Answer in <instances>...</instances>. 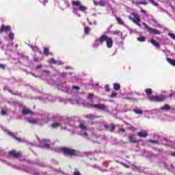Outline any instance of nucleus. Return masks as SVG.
<instances>
[{
    "label": "nucleus",
    "mask_w": 175,
    "mask_h": 175,
    "mask_svg": "<svg viewBox=\"0 0 175 175\" xmlns=\"http://www.w3.org/2000/svg\"><path fill=\"white\" fill-rule=\"evenodd\" d=\"M131 129H133V127H131Z\"/></svg>",
    "instance_id": "nucleus-58"
},
{
    "label": "nucleus",
    "mask_w": 175,
    "mask_h": 175,
    "mask_svg": "<svg viewBox=\"0 0 175 175\" xmlns=\"http://www.w3.org/2000/svg\"><path fill=\"white\" fill-rule=\"evenodd\" d=\"M98 40L100 44H103V43L106 42L107 49H111V47H113V38L109 37L107 35H103Z\"/></svg>",
    "instance_id": "nucleus-2"
},
{
    "label": "nucleus",
    "mask_w": 175,
    "mask_h": 175,
    "mask_svg": "<svg viewBox=\"0 0 175 175\" xmlns=\"http://www.w3.org/2000/svg\"><path fill=\"white\" fill-rule=\"evenodd\" d=\"M106 5V2H105L104 1H100L99 3H98V5L99 6H105Z\"/></svg>",
    "instance_id": "nucleus-35"
},
{
    "label": "nucleus",
    "mask_w": 175,
    "mask_h": 175,
    "mask_svg": "<svg viewBox=\"0 0 175 175\" xmlns=\"http://www.w3.org/2000/svg\"><path fill=\"white\" fill-rule=\"evenodd\" d=\"M150 43H152V44H153V46H154V47L157 49H161V45L159 43H158V42H157V40L152 39L150 40Z\"/></svg>",
    "instance_id": "nucleus-12"
},
{
    "label": "nucleus",
    "mask_w": 175,
    "mask_h": 175,
    "mask_svg": "<svg viewBox=\"0 0 175 175\" xmlns=\"http://www.w3.org/2000/svg\"><path fill=\"white\" fill-rule=\"evenodd\" d=\"M45 147H46L47 148H49V147H50V144H45Z\"/></svg>",
    "instance_id": "nucleus-55"
},
{
    "label": "nucleus",
    "mask_w": 175,
    "mask_h": 175,
    "mask_svg": "<svg viewBox=\"0 0 175 175\" xmlns=\"http://www.w3.org/2000/svg\"><path fill=\"white\" fill-rule=\"evenodd\" d=\"M100 116H95L92 113H89L85 116V118L87 120H94V118H100Z\"/></svg>",
    "instance_id": "nucleus-9"
},
{
    "label": "nucleus",
    "mask_w": 175,
    "mask_h": 175,
    "mask_svg": "<svg viewBox=\"0 0 175 175\" xmlns=\"http://www.w3.org/2000/svg\"><path fill=\"white\" fill-rule=\"evenodd\" d=\"M116 162L118 163H120V165H122V166H124V167H126V169H129V165H126V164H125V163H124L122 162H120L118 161H116Z\"/></svg>",
    "instance_id": "nucleus-34"
},
{
    "label": "nucleus",
    "mask_w": 175,
    "mask_h": 175,
    "mask_svg": "<svg viewBox=\"0 0 175 175\" xmlns=\"http://www.w3.org/2000/svg\"><path fill=\"white\" fill-rule=\"evenodd\" d=\"M42 64H39L36 66V69H41L42 68Z\"/></svg>",
    "instance_id": "nucleus-48"
},
{
    "label": "nucleus",
    "mask_w": 175,
    "mask_h": 175,
    "mask_svg": "<svg viewBox=\"0 0 175 175\" xmlns=\"http://www.w3.org/2000/svg\"><path fill=\"white\" fill-rule=\"evenodd\" d=\"M59 150L66 157H77L79 155V152L77 150L70 148L62 147Z\"/></svg>",
    "instance_id": "nucleus-1"
},
{
    "label": "nucleus",
    "mask_w": 175,
    "mask_h": 175,
    "mask_svg": "<svg viewBox=\"0 0 175 175\" xmlns=\"http://www.w3.org/2000/svg\"><path fill=\"white\" fill-rule=\"evenodd\" d=\"M72 5L73 6H80V5H81V3L79 1H72Z\"/></svg>",
    "instance_id": "nucleus-22"
},
{
    "label": "nucleus",
    "mask_w": 175,
    "mask_h": 175,
    "mask_svg": "<svg viewBox=\"0 0 175 175\" xmlns=\"http://www.w3.org/2000/svg\"><path fill=\"white\" fill-rule=\"evenodd\" d=\"M149 2H151V3L153 5V6H159V3L155 2L154 0H148Z\"/></svg>",
    "instance_id": "nucleus-31"
},
{
    "label": "nucleus",
    "mask_w": 175,
    "mask_h": 175,
    "mask_svg": "<svg viewBox=\"0 0 175 175\" xmlns=\"http://www.w3.org/2000/svg\"><path fill=\"white\" fill-rule=\"evenodd\" d=\"M8 92H10V94H12V95H15L16 96H21V93H18V92L14 93L10 89L8 90Z\"/></svg>",
    "instance_id": "nucleus-16"
},
{
    "label": "nucleus",
    "mask_w": 175,
    "mask_h": 175,
    "mask_svg": "<svg viewBox=\"0 0 175 175\" xmlns=\"http://www.w3.org/2000/svg\"><path fill=\"white\" fill-rule=\"evenodd\" d=\"M12 31V27L10 25H2L0 29V33H3V32H8Z\"/></svg>",
    "instance_id": "nucleus-8"
},
{
    "label": "nucleus",
    "mask_w": 175,
    "mask_h": 175,
    "mask_svg": "<svg viewBox=\"0 0 175 175\" xmlns=\"http://www.w3.org/2000/svg\"><path fill=\"white\" fill-rule=\"evenodd\" d=\"M129 140L130 143H133V144L137 143V140L135 139V135L133 134L129 135Z\"/></svg>",
    "instance_id": "nucleus-11"
},
{
    "label": "nucleus",
    "mask_w": 175,
    "mask_h": 175,
    "mask_svg": "<svg viewBox=\"0 0 175 175\" xmlns=\"http://www.w3.org/2000/svg\"><path fill=\"white\" fill-rule=\"evenodd\" d=\"M86 107H94V109H98V110H106L107 107L106 105L102 104V103H98V104H91V103H88L86 104Z\"/></svg>",
    "instance_id": "nucleus-3"
},
{
    "label": "nucleus",
    "mask_w": 175,
    "mask_h": 175,
    "mask_svg": "<svg viewBox=\"0 0 175 175\" xmlns=\"http://www.w3.org/2000/svg\"><path fill=\"white\" fill-rule=\"evenodd\" d=\"M167 59L170 65H172V66H175V59H173L172 58H167Z\"/></svg>",
    "instance_id": "nucleus-18"
},
{
    "label": "nucleus",
    "mask_w": 175,
    "mask_h": 175,
    "mask_svg": "<svg viewBox=\"0 0 175 175\" xmlns=\"http://www.w3.org/2000/svg\"><path fill=\"white\" fill-rule=\"evenodd\" d=\"M8 135H9V136H11V137H13L14 139V137H16V135L12 132H8Z\"/></svg>",
    "instance_id": "nucleus-41"
},
{
    "label": "nucleus",
    "mask_w": 175,
    "mask_h": 175,
    "mask_svg": "<svg viewBox=\"0 0 175 175\" xmlns=\"http://www.w3.org/2000/svg\"><path fill=\"white\" fill-rule=\"evenodd\" d=\"M172 96H173V94H170V97L172 98Z\"/></svg>",
    "instance_id": "nucleus-57"
},
{
    "label": "nucleus",
    "mask_w": 175,
    "mask_h": 175,
    "mask_svg": "<svg viewBox=\"0 0 175 175\" xmlns=\"http://www.w3.org/2000/svg\"><path fill=\"white\" fill-rule=\"evenodd\" d=\"M116 21L120 25H124V21H122V19H121V18L116 17Z\"/></svg>",
    "instance_id": "nucleus-24"
},
{
    "label": "nucleus",
    "mask_w": 175,
    "mask_h": 175,
    "mask_svg": "<svg viewBox=\"0 0 175 175\" xmlns=\"http://www.w3.org/2000/svg\"><path fill=\"white\" fill-rule=\"evenodd\" d=\"M52 128L56 129L58 128V126H59V123L58 122H54L51 124Z\"/></svg>",
    "instance_id": "nucleus-30"
},
{
    "label": "nucleus",
    "mask_w": 175,
    "mask_h": 175,
    "mask_svg": "<svg viewBox=\"0 0 175 175\" xmlns=\"http://www.w3.org/2000/svg\"><path fill=\"white\" fill-rule=\"evenodd\" d=\"M144 25L145 28L149 31V33L150 35H161V31L157 29H152V27H150L148 25H147L146 23H144Z\"/></svg>",
    "instance_id": "nucleus-6"
},
{
    "label": "nucleus",
    "mask_w": 175,
    "mask_h": 175,
    "mask_svg": "<svg viewBox=\"0 0 175 175\" xmlns=\"http://www.w3.org/2000/svg\"><path fill=\"white\" fill-rule=\"evenodd\" d=\"M43 73L50 74V71L49 70H43Z\"/></svg>",
    "instance_id": "nucleus-49"
},
{
    "label": "nucleus",
    "mask_w": 175,
    "mask_h": 175,
    "mask_svg": "<svg viewBox=\"0 0 175 175\" xmlns=\"http://www.w3.org/2000/svg\"><path fill=\"white\" fill-rule=\"evenodd\" d=\"M1 116H6L7 112L5 110H1Z\"/></svg>",
    "instance_id": "nucleus-45"
},
{
    "label": "nucleus",
    "mask_w": 175,
    "mask_h": 175,
    "mask_svg": "<svg viewBox=\"0 0 175 175\" xmlns=\"http://www.w3.org/2000/svg\"><path fill=\"white\" fill-rule=\"evenodd\" d=\"M8 154L10 155V157H12V158L18 159L21 157V152H17L16 150H12L8 152Z\"/></svg>",
    "instance_id": "nucleus-7"
},
{
    "label": "nucleus",
    "mask_w": 175,
    "mask_h": 175,
    "mask_svg": "<svg viewBox=\"0 0 175 175\" xmlns=\"http://www.w3.org/2000/svg\"><path fill=\"white\" fill-rule=\"evenodd\" d=\"M131 16H133L134 18H131V20L138 27H142V25H140V21H142L140 16L135 12H132Z\"/></svg>",
    "instance_id": "nucleus-5"
},
{
    "label": "nucleus",
    "mask_w": 175,
    "mask_h": 175,
    "mask_svg": "<svg viewBox=\"0 0 175 175\" xmlns=\"http://www.w3.org/2000/svg\"><path fill=\"white\" fill-rule=\"evenodd\" d=\"M78 10H80V12H85V10H87V7L84 5H80L78 8Z\"/></svg>",
    "instance_id": "nucleus-20"
},
{
    "label": "nucleus",
    "mask_w": 175,
    "mask_h": 175,
    "mask_svg": "<svg viewBox=\"0 0 175 175\" xmlns=\"http://www.w3.org/2000/svg\"><path fill=\"white\" fill-rule=\"evenodd\" d=\"M150 142L154 143V144H159V142H158V140H155V139H150Z\"/></svg>",
    "instance_id": "nucleus-38"
},
{
    "label": "nucleus",
    "mask_w": 175,
    "mask_h": 175,
    "mask_svg": "<svg viewBox=\"0 0 175 175\" xmlns=\"http://www.w3.org/2000/svg\"><path fill=\"white\" fill-rule=\"evenodd\" d=\"M28 122L30 124H36L38 122V120H33V119H29Z\"/></svg>",
    "instance_id": "nucleus-33"
},
{
    "label": "nucleus",
    "mask_w": 175,
    "mask_h": 175,
    "mask_svg": "<svg viewBox=\"0 0 175 175\" xmlns=\"http://www.w3.org/2000/svg\"><path fill=\"white\" fill-rule=\"evenodd\" d=\"M145 92L147 95H151V94H152V90L150 88H147L145 90Z\"/></svg>",
    "instance_id": "nucleus-26"
},
{
    "label": "nucleus",
    "mask_w": 175,
    "mask_h": 175,
    "mask_svg": "<svg viewBox=\"0 0 175 175\" xmlns=\"http://www.w3.org/2000/svg\"><path fill=\"white\" fill-rule=\"evenodd\" d=\"M79 128L82 130V131H87L88 128L84 125V123H80L79 124Z\"/></svg>",
    "instance_id": "nucleus-21"
},
{
    "label": "nucleus",
    "mask_w": 175,
    "mask_h": 175,
    "mask_svg": "<svg viewBox=\"0 0 175 175\" xmlns=\"http://www.w3.org/2000/svg\"><path fill=\"white\" fill-rule=\"evenodd\" d=\"M39 61V58H34V62H38Z\"/></svg>",
    "instance_id": "nucleus-54"
},
{
    "label": "nucleus",
    "mask_w": 175,
    "mask_h": 175,
    "mask_svg": "<svg viewBox=\"0 0 175 175\" xmlns=\"http://www.w3.org/2000/svg\"><path fill=\"white\" fill-rule=\"evenodd\" d=\"M165 99H166V96L163 94L159 96H152L150 98V100H151V102H158V103L165 102Z\"/></svg>",
    "instance_id": "nucleus-4"
},
{
    "label": "nucleus",
    "mask_w": 175,
    "mask_h": 175,
    "mask_svg": "<svg viewBox=\"0 0 175 175\" xmlns=\"http://www.w3.org/2000/svg\"><path fill=\"white\" fill-rule=\"evenodd\" d=\"M120 131L122 132V133H125V129L124 128L120 129Z\"/></svg>",
    "instance_id": "nucleus-52"
},
{
    "label": "nucleus",
    "mask_w": 175,
    "mask_h": 175,
    "mask_svg": "<svg viewBox=\"0 0 175 175\" xmlns=\"http://www.w3.org/2000/svg\"><path fill=\"white\" fill-rule=\"evenodd\" d=\"M14 139H15V140H16V142H18V143H21L22 140L21 138H18L17 137H14Z\"/></svg>",
    "instance_id": "nucleus-42"
},
{
    "label": "nucleus",
    "mask_w": 175,
    "mask_h": 175,
    "mask_svg": "<svg viewBox=\"0 0 175 175\" xmlns=\"http://www.w3.org/2000/svg\"><path fill=\"white\" fill-rule=\"evenodd\" d=\"M113 88L115 91H120V90H121V85H120L119 83H114Z\"/></svg>",
    "instance_id": "nucleus-15"
},
{
    "label": "nucleus",
    "mask_w": 175,
    "mask_h": 175,
    "mask_svg": "<svg viewBox=\"0 0 175 175\" xmlns=\"http://www.w3.org/2000/svg\"><path fill=\"white\" fill-rule=\"evenodd\" d=\"M137 40H138V42H146V38L143 36L138 37Z\"/></svg>",
    "instance_id": "nucleus-28"
},
{
    "label": "nucleus",
    "mask_w": 175,
    "mask_h": 175,
    "mask_svg": "<svg viewBox=\"0 0 175 175\" xmlns=\"http://www.w3.org/2000/svg\"><path fill=\"white\" fill-rule=\"evenodd\" d=\"M105 88L107 92H109V91H110V86L109 85H105Z\"/></svg>",
    "instance_id": "nucleus-40"
},
{
    "label": "nucleus",
    "mask_w": 175,
    "mask_h": 175,
    "mask_svg": "<svg viewBox=\"0 0 175 175\" xmlns=\"http://www.w3.org/2000/svg\"><path fill=\"white\" fill-rule=\"evenodd\" d=\"M94 96H95L94 93H90L88 96V99H91V98H94Z\"/></svg>",
    "instance_id": "nucleus-39"
},
{
    "label": "nucleus",
    "mask_w": 175,
    "mask_h": 175,
    "mask_svg": "<svg viewBox=\"0 0 175 175\" xmlns=\"http://www.w3.org/2000/svg\"><path fill=\"white\" fill-rule=\"evenodd\" d=\"M49 64H53L55 65L57 64V61L54 58H51L49 60H48Z\"/></svg>",
    "instance_id": "nucleus-25"
},
{
    "label": "nucleus",
    "mask_w": 175,
    "mask_h": 175,
    "mask_svg": "<svg viewBox=\"0 0 175 175\" xmlns=\"http://www.w3.org/2000/svg\"><path fill=\"white\" fill-rule=\"evenodd\" d=\"M137 136H139V137H147V136H148V133H147V131H139L137 133Z\"/></svg>",
    "instance_id": "nucleus-10"
},
{
    "label": "nucleus",
    "mask_w": 175,
    "mask_h": 175,
    "mask_svg": "<svg viewBox=\"0 0 175 175\" xmlns=\"http://www.w3.org/2000/svg\"><path fill=\"white\" fill-rule=\"evenodd\" d=\"M90 31H91V29L88 26L85 27V34L88 35L90 33Z\"/></svg>",
    "instance_id": "nucleus-23"
},
{
    "label": "nucleus",
    "mask_w": 175,
    "mask_h": 175,
    "mask_svg": "<svg viewBox=\"0 0 175 175\" xmlns=\"http://www.w3.org/2000/svg\"><path fill=\"white\" fill-rule=\"evenodd\" d=\"M104 127L106 129H109V128H110V126H109V124H104Z\"/></svg>",
    "instance_id": "nucleus-50"
},
{
    "label": "nucleus",
    "mask_w": 175,
    "mask_h": 175,
    "mask_svg": "<svg viewBox=\"0 0 175 175\" xmlns=\"http://www.w3.org/2000/svg\"><path fill=\"white\" fill-rule=\"evenodd\" d=\"M43 53L44 54V55H46V57H49V55H50V49H49V47H44L43 49Z\"/></svg>",
    "instance_id": "nucleus-14"
},
{
    "label": "nucleus",
    "mask_w": 175,
    "mask_h": 175,
    "mask_svg": "<svg viewBox=\"0 0 175 175\" xmlns=\"http://www.w3.org/2000/svg\"><path fill=\"white\" fill-rule=\"evenodd\" d=\"M171 156L175 157V152H172L171 153Z\"/></svg>",
    "instance_id": "nucleus-53"
},
{
    "label": "nucleus",
    "mask_w": 175,
    "mask_h": 175,
    "mask_svg": "<svg viewBox=\"0 0 175 175\" xmlns=\"http://www.w3.org/2000/svg\"><path fill=\"white\" fill-rule=\"evenodd\" d=\"M141 12L142 13H146V10H143L142 8H141Z\"/></svg>",
    "instance_id": "nucleus-56"
},
{
    "label": "nucleus",
    "mask_w": 175,
    "mask_h": 175,
    "mask_svg": "<svg viewBox=\"0 0 175 175\" xmlns=\"http://www.w3.org/2000/svg\"><path fill=\"white\" fill-rule=\"evenodd\" d=\"M94 5L95 6H98V5H99V3L96 2V1H94Z\"/></svg>",
    "instance_id": "nucleus-51"
},
{
    "label": "nucleus",
    "mask_w": 175,
    "mask_h": 175,
    "mask_svg": "<svg viewBox=\"0 0 175 175\" xmlns=\"http://www.w3.org/2000/svg\"><path fill=\"white\" fill-rule=\"evenodd\" d=\"M136 5H148V3L146 1H137Z\"/></svg>",
    "instance_id": "nucleus-27"
},
{
    "label": "nucleus",
    "mask_w": 175,
    "mask_h": 175,
    "mask_svg": "<svg viewBox=\"0 0 175 175\" xmlns=\"http://www.w3.org/2000/svg\"><path fill=\"white\" fill-rule=\"evenodd\" d=\"M170 109H171L170 105L167 104L161 107V110H170Z\"/></svg>",
    "instance_id": "nucleus-17"
},
{
    "label": "nucleus",
    "mask_w": 175,
    "mask_h": 175,
    "mask_svg": "<svg viewBox=\"0 0 175 175\" xmlns=\"http://www.w3.org/2000/svg\"><path fill=\"white\" fill-rule=\"evenodd\" d=\"M72 90H76L77 91H79V90H80V88L79 86H73Z\"/></svg>",
    "instance_id": "nucleus-46"
},
{
    "label": "nucleus",
    "mask_w": 175,
    "mask_h": 175,
    "mask_svg": "<svg viewBox=\"0 0 175 175\" xmlns=\"http://www.w3.org/2000/svg\"><path fill=\"white\" fill-rule=\"evenodd\" d=\"M8 38L10 40H13L14 39V33H10Z\"/></svg>",
    "instance_id": "nucleus-32"
},
{
    "label": "nucleus",
    "mask_w": 175,
    "mask_h": 175,
    "mask_svg": "<svg viewBox=\"0 0 175 175\" xmlns=\"http://www.w3.org/2000/svg\"><path fill=\"white\" fill-rule=\"evenodd\" d=\"M81 135L87 137V136H88V133H87V132H85L83 134H81Z\"/></svg>",
    "instance_id": "nucleus-47"
},
{
    "label": "nucleus",
    "mask_w": 175,
    "mask_h": 175,
    "mask_svg": "<svg viewBox=\"0 0 175 175\" xmlns=\"http://www.w3.org/2000/svg\"><path fill=\"white\" fill-rule=\"evenodd\" d=\"M22 114H23L24 116H27L28 114H33V112H32V111H31L30 109H23V110L22 111Z\"/></svg>",
    "instance_id": "nucleus-13"
},
{
    "label": "nucleus",
    "mask_w": 175,
    "mask_h": 175,
    "mask_svg": "<svg viewBox=\"0 0 175 175\" xmlns=\"http://www.w3.org/2000/svg\"><path fill=\"white\" fill-rule=\"evenodd\" d=\"M111 129L110 132H113V131H116V124H111Z\"/></svg>",
    "instance_id": "nucleus-37"
},
{
    "label": "nucleus",
    "mask_w": 175,
    "mask_h": 175,
    "mask_svg": "<svg viewBox=\"0 0 175 175\" xmlns=\"http://www.w3.org/2000/svg\"><path fill=\"white\" fill-rule=\"evenodd\" d=\"M134 113H135V114H143V111H142V109H133Z\"/></svg>",
    "instance_id": "nucleus-19"
},
{
    "label": "nucleus",
    "mask_w": 175,
    "mask_h": 175,
    "mask_svg": "<svg viewBox=\"0 0 175 175\" xmlns=\"http://www.w3.org/2000/svg\"><path fill=\"white\" fill-rule=\"evenodd\" d=\"M111 35H120V33H121V31H120V30H116V31H113L111 32Z\"/></svg>",
    "instance_id": "nucleus-29"
},
{
    "label": "nucleus",
    "mask_w": 175,
    "mask_h": 175,
    "mask_svg": "<svg viewBox=\"0 0 175 175\" xmlns=\"http://www.w3.org/2000/svg\"><path fill=\"white\" fill-rule=\"evenodd\" d=\"M168 36H170V38H171L172 39H173V40H175V35L173 33H168Z\"/></svg>",
    "instance_id": "nucleus-36"
},
{
    "label": "nucleus",
    "mask_w": 175,
    "mask_h": 175,
    "mask_svg": "<svg viewBox=\"0 0 175 175\" xmlns=\"http://www.w3.org/2000/svg\"><path fill=\"white\" fill-rule=\"evenodd\" d=\"M5 68H6V66H5V64H0V69H3V70H5Z\"/></svg>",
    "instance_id": "nucleus-43"
},
{
    "label": "nucleus",
    "mask_w": 175,
    "mask_h": 175,
    "mask_svg": "<svg viewBox=\"0 0 175 175\" xmlns=\"http://www.w3.org/2000/svg\"><path fill=\"white\" fill-rule=\"evenodd\" d=\"M117 96V93L113 92L110 95V98H116Z\"/></svg>",
    "instance_id": "nucleus-44"
}]
</instances>
